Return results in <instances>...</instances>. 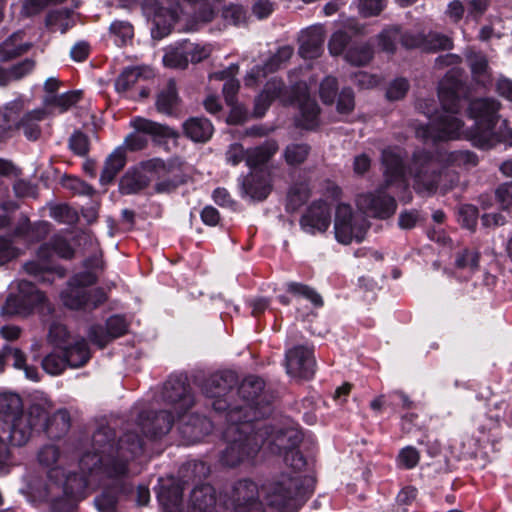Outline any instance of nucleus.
<instances>
[{
	"label": "nucleus",
	"mask_w": 512,
	"mask_h": 512,
	"mask_svg": "<svg viewBox=\"0 0 512 512\" xmlns=\"http://www.w3.org/2000/svg\"><path fill=\"white\" fill-rule=\"evenodd\" d=\"M50 215L59 223L67 225H74L79 219L77 211L67 204H58L51 207Z\"/></svg>",
	"instance_id": "54"
},
{
	"label": "nucleus",
	"mask_w": 512,
	"mask_h": 512,
	"mask_svg": "<svg viewBox=\"0 0 512 512\" xmlns=\"http://www.w3.org/2000/svg\"><path fill=\"white\" fill-rule=\"evenodd\" d=\"M97 282V276L92 272L74 275L69 281L68 288L61 293L63 304L74 310L87 309L89 302L87 287Z\"/></svg>",
	"instance_id": "16"
},
{
	"label": "nucleus",
	"mask_w": 512,
	"mask_h": 512,
	"mask_svg": "<svg viewBox=\"0 0 512 512\" xmlns=\"http://www.w3.org/2000/svg\"><path fill=\"white\" fill-rule=\"evenodd\" d=\"M309 481L304 474L282 470L267 480L263 485V492L270 506L294 510L304 502L309 493Z\"/></svg>",
	"instance_id": "6"
},
{
	"label": "nucleus",
	"mask_w": 512,
	"mask_h": 512,
	"mask_svg": "<svg viewBox=\"0 0 512 512\" xmlns=\"http://www.w3.org/2000/svg\"><path fill=\"white\" fill-rule=\"evenodd\" d=\"M301 440L300 434L294 430H289L276 436L274 445L278 449V452L283 454L285 463L284 471L303 474L306 459L298 449Z\"/></svg>",
	"instance_id": "13"
},
{
	"label": "nucleus",
	"mask_w": 512,
	"mask_h": 512,
	"mask_svg": "<svg viewBox=\"0 0 512 512\" xmlns=\"http://www.w3.org/2000/svg\"><path fill=\"white\" fill-rule=\"evenodd\" d=\"M35 62L31 59H25L24 61L14 65L9 70H3L5 75V85L12 80H19L34 68Z\"/></svg>",
	"instance_id": "59"
},
{
	"label": "nucleus",
	"mask_w": 512,
	"mask_h": 512,
	"mask_svg": "<svg viewBox=\"0 0 512 512\" xmlns=\"http://www.w3.org/2000/svg\"><path fill=\"white\" fill-rule=\"evenodd\" d=\"M71 420L67 411L59 410L50 417L40 427L50 439H60L66 435L70 429Z\"/></svg>",
	"instance_id": "34"
},
{
	"label": "nucleus",
	"mask_w": 512,
	"mask_h": 512,
	"mask_svg": "<svg viewBox=\"0 0 512 512\" xmlns=\"http://www.w3.org/2000/svg\"><path fill=\"white\" fill-rule=\"evenodd\" d=\"M48 341L55 347L63 350L67 348L72 339L65 325L53 323L49 329Z\"/></svg>",
	"instance_id": "53"
},
{
	"label": "nucleus",
	"mask_w": 512,
	"mask_h": 512,
	"mask_svg": "<svg viewBox=\"0 0 512 512\" xmlns=\"http://www.w3.org/2000/svg\"><path fill=\"white\" fill-rule=\"evenodd\" d=\"M222 512H264L257 484L250 479L236 481L225 492Z\"/></svg>",
	"instance_id": "8"
},
{
	"label": "nucleus",
	"mask_w": 512,
	"mask_h": 512,
	"mask_svg": "<svg viewBox=\"0 0 512 512\" xmlns=\"http://www.w3.org/2000/svg\"><path fill=\"white\" fill-rule=\"evenodd\" d=\"M311 196V189L308 182H298L291 186L287 195V210L297 211Z\"/></svg>",
	"instance_id": "41"
},
{
	"label": "nucleus",
	"mask_w": 512,
	"mask_h": 512,
	"mask_svg": "<svg viewBox=\"0 0 512 512\" xmlns=\"http://www.w3.org/2000/svg\"><path fill=\"white\" fill-rule=\"evenodd\" d=\"M209 422L199 416L191 417L190 421L181 426V433L188 438L190 442L199 441L205 432L209 429Z\"/></svg>",
	"instance_id": "47"
},
{
	"label": "nucleus",
	"mask_w": 512,
	"mask_h": 512,
	"mask_svg": "<svg viewBox=\"0 0 512 512\" xmlns=\"http://www.w3.org/2000/svg\"><path fill=\"white\" fill-rule=\"evenodd\" d=\"M237 384V375L232 371H224L211 375L205 381L203 391L207 397L215 398L212 406L216 411H229L231 408L226 399L222 398L227 396Z\"/></svg>",
	"instance_id": "15"
},
{
	"label": "nucleus",
	"mask_w": 512,
	"mask_h": 512,
	"mask_svg": "<svg viewBox=\"0 0 512 512\" xmlns=\"http://www.w3.org/2000/svg\"><path fill=\"white\" fill-rule=\"evenodd\" d=\"M19 108L17 105L0 109V140L5 139L18 129Z\"/></svg>",
	"instance_id": "43"
},
{
	"label": "nucleus",
	"mask_w": 512,
	"mask_h": 512,
	"mask_svg": "<svg viewBox=\"0 0 512 512\" xmlns=\"http://www.w3.org/2000/svg\"><path fill=\"white\" fill-rule=\"evenodd\" d=\"M208 474V468L204 462H192L183 466L181 469V475L183 480L173 481L169 485H163L159 492V501L163 505L166 512H181L183 503V491L185 484L191 479L193 475V481L196 477L200 479Z\"/></svg>",
	"instance_id": "9"
},
{
	"label": "nucleus",
	"mask_w": 512,
	"mask_h": 512,
	"mask_svg": "<svg viewBox=\"0 0 512 512\" xmlns=\"http://www.w3.org/2000/svg\"><path fill=\"white\" fill-rule=\"evenodd\" d=\"M419 460L420 453L416 448L412 446H407L401 449L398 455L399 465L405 469L414 468L419 463Z\"/></svg>",
	"instance_id": "64"
},
{
	"label": "nucleus",
	"mask_w": 512,
	"mask_h": 512,
	"mask_svg": "<svg viewBox=\"0 0 512 512\" xmlns=\"http://www.w3.org/2000/svg\"><path fill=\"white\" fill-rule=\"evenodd\" d=\"M144 80V69L141 67H131L125 69L117 78L115 86L118 92H127L135 84Z\"/></svg>",
	"instance_id": "49"
},
{
	"label": "nucleus",
	"mask_w": 512,
	"mask_h": 512,
	"mask_svg": "<svg viewBox=\"0 0 512 512\" xmlns=\"http://www.w3.org/2000/svg\"><path fill=\"white\" fill-rule=\"evenodd\" d=\"M462 70L451 69L439 83L438 96L442 112L434 115L428 125L419 126L416 136L423 141H449L461 136L463 121L456 116L461 109V93L464 91Z\"/></svg>",
	"instance_id": "2"
},
{
	"label": "nucleus",
	"mask_w": 512,
	"mask_h": 512,
	"mask_svg": "<svg viewBox=\"0 0 512 512\" xmlns=\"http://www.w3.org/2000/svg\"><path fill=\"white\" fill-rule=\"evenodd\" d=\"M141 168L149 172L157 194H170L186 183L183 164L177 160L164 161L154 158L141 162Z\"/></svg>",
	"instance_id": "7"
},
{
	"label": "nucleus",
	"mask_w": 512,
	"mask_h": 512,
	"mask_svg": "<svg viewBox=\"0 0 512 512\" xmlns=\"http://www.w3.org/2000/svg\"><path fill=\"white\" fill-rule=\"evenodd\" d=\"M399 37L400 29L398 27L385 29L378 36V45L383 51L387 53H394Z\"/></svg>",
	"instance_id": "56"
},
{
	"label": "nucleus",
	"mask_w": 512,
	"mask_h": 512,
	"mask_svg": "<svg viewBox=\"0 0 512 512\" xmlns=\"http://www.w3.org/2000/svg\"><path fill=\"white\" fill-rule=\"evenodd\" d=\"M453 48L451 37L438 32H429L423 34L422 50L425 52H437L440 50H450Z\"/></svg>",
	"instance_id": "46"
},
{
	"label": "nucleus",
	"mask_w": 512,
	"mask_h": 512,
	"mask_svg": "<svg viewBox=\"0 0 512 512\" xmlns=\"http://www.w3.org/2000/svg\"><path fill=\"white\" fill-rule=\"evenodd\" d=\"M324 42V30L321 26H312L300 36L299 54L305 59L320 56Z\"/></svg>",
	"instance_id": "29"
},
{
	"label": "nucleus",
	"mask_w": 512,
	"mask_h": 512,
	"mask_svg": "<svg viewBox=\"0 0 512 512\" xmlns=\"http://www.w3.org/2000/svg\"><path fill=\"white\" fill-rule=\"evenodd\" d=\"M125 164L126 155L124 150L116 149L105 161L101 172L100 182L104 185L111 183L117 174L124 168Z\"/></svg>",
	"instance_id": "38"
},
{
	"label": "nucleus",
	"mask_w": 512,
	"mask_h": 512,
	"mask_svg": "<svg viewBox=\"0 0 512 512\" xmlns=\"http://www.w3.org/2000/svg\"><path fill=\"white\" fill-rule=\"evenodd\" d=\"M63 352L67 357L68 365L74 368L83 366L90 358L88 344L83 338L73 339Z\"/></svg>",
	"instance_id": "36"
},
{
	"label": "nucleus",
	"mask_w": 512,
	"mask_h": 512,
	"mask_svg": "<svg viewBox=\"0 0 512 512\" xmlns=\"http://www.w3.org/2000/svg\"><path fill=\"white\" fill-rule=\"evenodd\" d=\"M18 294L9 295L2 308L6 315L28 316L47 303L45 294L27 280L17 282Z\"/></svg>",
	"instance_id": "11"
},
{
	"label": "nucleus",
	"mask_w": 512,
	"mask_h": 512,
	"mask_svg": "<svg viewBox=\"0 0 512 512\" xmlns=\"http://www.w3.org/2000/svg\"><path fill=\"white\" fill-rule=\"evenodd\" d=\"M86 486L78 476H70L67 478L64 488V498L54 499L52 501V509L54 512H73L74 502L82 497V491Z\"/></svg>",
	"instance_id": "26"
},
{
	"label": "nucleus",
	"mask_w": 512,
	"mask_h": 512,
	"mask_svg": "<svg viewBox=\"0 0 512 512\" xmlns=\"http://www.w3.org/2000/svg\"><path fill=\"white\" fill-rule=\"evenodd\" d=\"M479 261V251L465 248L456 254L455 267L460 270L475 272L479 268Z\"/></svg>",
	"instance_id": "51"
},
{
	"label": "nucleus",
	"mask_w": 512,
	"mask_h": 512,
	"mask_svg": "<svg viewBox=\"0 0 512 512\" xmlns=\"http://www.w3.org/2000/svg\"><path fill=\"white\" fill-rule=\"evenodd\" d=\"M291 46L280 47L277 52L270 57L264 66L254 67L245 77L246 86H254L257 82L266 76L268 72H273L280 67L281 64L287 62L293 55Z\"/></svg>",
	"instance_id": "24"
},
{
	"label": "nucleus",
	"mask_w": 512,
	"mask_h": 512,
	"mask_svg": "<svg viewBox=\"0 0 512 512\" xmlns=\"http://www.w3.org/2000/svg\"><path fill=\"white\" fill-rule=\"evenodd\" d=\"M466 163L476 164L472 153L466 151H454L439 153L435 160L431 153L421 150L413 154L409 173L414 178V189L418 193L433 194L437 190L447 192L459 182L458 174L448 168L438 170L439 164L448 166Z\"/></svg>",
	"instance_id": "3"
},
{
	"label": "nucleus",
	"mask_w": 512,
	"mask_h": 512,
	"mask_svg": "<svg viewBox=\"0 0 512 512\" xmlns=\"http://www.w3.org/2000/svg\"><path fill=\"white\" fill-rule=\"evenodd\" d=\"M501 426L500 416H487L478 427V436L476 441L479 447H485L487 444L495 445L499 441L498 431Z\"/></svg>",
	"instance_id": "37"
},
{
	"label": "nucleus",
	"mask_w": 512,
	"mask_h": 512,
	"mask_svg": "<svg viewBox=\"0 0 512 512\" xmlns=\"http://www.w3.org/2000/svg\"><path fill=\"white\" fill-rule=\"evenodd\" d=\"M151 182L149 172L140 167L138 170L128 171L121 178L119 189L122 194H136L149 187Z\"/></svg>",
	"instance_id": "32"
},
{
	"label": "nucleus",
	"mask_w": 512,
	"mask_h": 512,
	"mask_svg": "<svg viewBox=\"0 0 512 512\" xmlns=\"http://www.w3.org/2000/svg\"><path fill=\"white\" fill-rule=\"evenodd\" d=\"M163 400L173 407V411L181 416L194 404V398L190 393L187 383L180 378H171L164 384L162 391Z\"/></svg>",
	"instance_id": "19"
},
{
	"label": "nucleus",
	"mask_w": 512,
	"mask_h": 512,
	"mask_svg": "<svg viewBox=\"0 0 512 512\" xmlns=\"http://www.w3.org/2000/svg\"><path fill=\"white\" fill-rule=\"evenodd\" d=\"M251 419L232 421L225 430L227 446L219 461L226 467L253 464L262 446V437L252 432Z\"/></svg>",
	"instance_id": "5"
},
{
	"label": "nucleus",
	"mask_w": 512,
	"mask_h": 512,
	"mask_svg": "<svg viewBox=\"0 0 512 512\" xmlns=\"http://www.w3.org/2000/svg\"><path fill=\"white\" fill-rule=\"evenodd\" d=\"M337 91V79L332 76H328L320 84L319 96L324 104L332 105Z\"/></svg>",
	"instance_id": "60"
},
{
	"label": "nucleus",
	"mask_w": 512,
	"mask_h": 512,
	"mask_svg": "<svg viewBox=\"0 0 512 512\" xmlns=\"http://www.w3.org/2000/svg\"><path fill=\"white\" fill-rule=\"evenodd\" d=\"M308 144L292 143L286 146L283 152L285 162L289 166H299L303 164L310 154Z\"/></svg>",
	"instance_id": "50"
},
{
	"label": "nucleus",
	"mask_w": 512,
	"mask_h": 512,
	"mask_svg": "<svg viewBox=\"0 0 512 512\" xmlns=\"http://www.w3.org/2000/svg\"><path fill=\"white\" fill-rule=\"evenodd\" d=\"M51 114L52 110L48 111L43 107L29 111L19 119L17 130H22L28 140L36 141L42 134L39 123Z\"/></svg>",
	"instance_id": "30"
},
{
	"label": "nucleus",
	"mask_w": 512,
	"mask_h": 512,
	"mask_svg": "<svg viewBox=\"0 0 512 512\" xmlns=\"http://www.w3.org/2000/svg\"><path fill=\"white\" fill-rule=\"evenodd\" d=\"M385 184L374 192L360 194L357 198L358 207L368 215L387 219L394 215L397 203L393 196L385 192Z\"/></svg>",
	"instance_id": "14"
},
{
	"label": "nucleus",
	"mask_w": 512,
	"mask_h": 512,
	"mask_svg": "<svg viewBox=\"0 0 512 512\" xmlns=\"http://www.w3.org/2000/svg\"><path fill=\"white\" fill-rule=\"evenodd\" d=\"M382 164L384 166L385 188L396 186L406 190L408 184L405 179V167L399 148H386L382 152Z\"/></svg>",
	"instance_id": "20"
},
{
	"label": "nucleus",
	"mask_w": 512,
	"mask_h": 512,
	"mask_svg": "<svg viewBox=\"0 0 512 512\" xmlns=\"http://www.w3.org/2000/svg\"><path fill=\"white\" fill-rule=\"evenodd\" d=\"M287 290L295 296L305 297L315 306H321L323 304L321 296L307 285L292 282L288 284Z\"/></svg>",
	"instance_id": "58"
},
{
	"label": "nucleus",
	"mask_w": 512,
	"mask_h": 512,
	"mask_svg": "<svg viewBox=\"0 0 512 512\" xmlns=\"http://www.w3.org/2000/svg\"><path fill=\"white\" fill-rule=\"evenodd\" d=\"M24 33L15 32L0 45L1 61H9L28 52L32 47L30 43H22Z\"/></svg>",
	"instance_id": "35"
},
{
	"label": "nucleus",
	"mask_w": 512,
	"mask_h": 512,
	"mask_svg": "<svg viewBox=\"0 0 512 512\" xmlns=\"http://www.w3.org/2000/svg\"><path fill=\"white\" fill-rule=\"evenodd\" d=\"M287 373L298 379H310L315 373L313 349L299 345L286 352Z\"/></svg>",
	"instance_id": "18"
},
{
	"label": "nucleus",
	"mask_w": 512,
	"mask_h": 512,
	"mask_svg": "<svg viewBox=\"0 0 512 512\" xmlns=\"http://www.w3.org/2000/svg\"><path fill=\"white\" fill-rule=\"evenodd\" d=\"M335 236L342 244H350L354 239L362 241L367 223L362 215L354 214L348 204H339L335 214Z\"/></svg>",
	"instance_id": "12"
},
{
	"label": "nucleus",
	"mask_w": 512,
	"mask_h": 512,
	"mask_svg": "<svg viewBox=\"0 0 512 512\" xmlns=\"http://www.w3.org/2000/svg\"><path fill=\"white\" fill-rule=\"evenodd\" d=\"M82 96L83 92L80 90L69 91L47 100L43 108L48 111L52 110V114L64 113L74 107L82 99Z\"/></svg>",
	"instance_id": "39"
},
{
	"label": "nucleus",
	"mask_w": 512,
	"mask_h": 512,
	"mask_svg": "<svg viewBox=\"0 0 512 512\" xmlns=\"http://www.w3.org/2000/svg\"><path fill=\"white\" fill-rule=\"evenodd\" d=\"M63 186L69 190H71L75 194L81 195H93L94 189L91 185L82 181L77 177L66 176L63 178Z\"/></svg>",
	"instance_id": "63"
},
{
	"label": "nucleus",
	"mask_w": 512,
	"mask_h": 512,
	"mask_svg": "<svg viewBox=\"0 0 512 512\" xmlns=\"http://www.w3.org/2000/svg\"><path fill=\"white\" fill-rule=\"evenodd\" d=\"M187 41L181 43L180 47L171 49L166 52L163 57V63L168 68L173 69H185L188 66V57L185 50L183 49Z\"/></svg>",
	"instance_id": "52"
},
{
	"label": "nucleus",
	"mask_w": 512,
	"mask_h": 512,
	"mask_svg": "<svg viewBox=\"0 0 512 512\" xmlns=\"http://www.w3.org/2000/svg\"><path fill=\"white\" fill-rule=\"evenodd\" d=\"M499 103L492 99H475L470 103L469 112L476 120V136L487 139L497 122Z\"/></svg>",
	"instance_id": "17"
},
{
	"label": "nucleus",
	"mask_w": 512,
	"mask_h": 512,
	"mask_svg": "<svg viewBox=\"0 0 512 512\" xmlns=\"http://www.w3.org/2000/svg\"><path fill=\"white\" fill-rule=\"evenodd\" d=\"M296 92H290L283 81L277 78L269 80L262 92L256 97L253 115L262 117L273 101L279 100L284 106L298 103L300 117L298 125L304 129H313L318 125L320 109L315 100L308 95L306 86H297Z\"/></svg>",
	"instance_id": "4"
},
{
	"label": "nucleus",
	"mask_w": 512,
	"mask_h": 512,
	"mask_svg": "<svg viewBox=\"0 0 512 512\" xmlns=\"http://www.w3.org/2000/svg\"><path fill=\"white\" fill-rule=\"evenodd\" d=\"M142 449V440L135 432L129 431L115 441L114 432L103 427L93 434L91 450L83 453L79 467L86 476L124 479L129 476L130 464Z\"/></svg>",
	"instance_id": "1"
},
{
	"label": "nucleus",
	"mask_w": 512,
	"mask_h": 512,
	"mask_svg": "<svg viewBox=\"0 0 512 512\" xmlns=\"http://www.w3.org/2000/svg\"><path fill=\"white\" fill-rule=\"evenodd\" d=\"M68 365L67 357L52 352L42 360L43 369L51 375L61 374Z\"/></svg>",
	"instance_id": "55"
},
{
	"label": "nucleus",
	"mask_w": 512,
	"mask_h": 512,
	"mask_svg": "<svg viewBox=\"0 0 512 512\" xmlns=\"http://www.w3.org/2000/svg\"><path fill=\"white\" fill-rule=\"evenodd\" d=\"M131 126L137 132L151 136L156 142L179 137V133L175 129L143 117H135L132 119Z\"/></svg>",
	"instance_id": "28"
},
{
	"label": "nucleus",
	"mask_w": 512,
	"mask_h": 512,
	"mask_svg": "<svg viewBox=\"0 0 512 512\" xmlns=\"http://www.w3.org/2000/svg\"><path fill=\"white\" fill-rule=\"evenodd\" d=\"M184 134L194 142H206L213 134L212 123L204 117H192L183 124Z\"/></svg>",
	"instance_id": "33"
},
{
	"label": "nucleus",
	"mask_w": 512,
	"mask_h": 512,
	"mask_svg": "<svg viewBox=\"0 0 512 512\" xmlns=\"http://www.w3.org/2000/svg\"><path fill=\"white\" fill-rule=\"evenodd\" d=\"M279 150V144L275 139H268L258 146L248 148L246 165L256 169L268 164Z\"/></svg>",
	"instance_id": "31"
},
{
	"label": "nucleus",
	"mask_w": 512,
	"mask_h": 512,
	"mask_svg": "<svg viewBox=\"0 0 512 512\" xmlns=\"http://www.w3.org/2000/svg\"><path fill=\"white\" fill-rule=\"evenodd\" d=\"M331 224V207L323 200L313 201L301 216L300 225L305 231L324 233Z\"/></svg>",
	"instance_id": "21"
},
{
	"label": "nucleus",
	"mask_w": 512,
	"mask_h": 512,
	"mask_svg": "<svg viewBox=\"0 0 512 512\" xmlns=\"http://www.w3.org/2000/svg\"><path fill=\"white\" fill-rule=\"evenodd\" d=\"M105 325L111 341L123 336L128 329V324L125 318L119 315H114L108 318Z\"/></svg>",
	"instance_id": "61"
},
{
	"label": "nucleus",
	"mask_w": 512,
	"mask_h": 512,
	"mask_svg": "<svg viewBox=\"0 0 512 512\" xmlns=\"http://www.w3.org/2000/svg\"><path fill=\"white\" fill-rule=\"evenodd\" d=\"M243 188L246 194L256 200H264L271 192V185L256 174L245 178Z\"/></svg>",
	"instance_id": "44"
},
{
	"label": "nucleus",
	"mask_w": 512,
	"mask_h": 512,
	"mask_svg": "<svg viewBox=\"0 0 512 512\" xmlns=\"http://www.w3.org/2000/svg\"><path fill=\"white\" fill-rule=\"evenodd\" d=\"M179 97L177 95L176 84L173 80H169L167 86L162 90L156 100V108L160 113L172 114L178 106Z\"/></svg>",
	"instance_id": "42"
},
{
	"label": "nucleus",
	"mask_w": 512,
	"mask_h": 512,
	"mask_svg": "<svg viewBox=\"0 0 512 512\" xmlns=\"http://www.w3.org/2000/svg\"><path fill=\"white\" fill-rule=\"evenodd\" d=\"M60 450L55 445H45L38 452V461L45 467H54L60 459Z\"/></svg>",
	"instance_id": "62"
},
{
	"label": "nucleus",
	"mask_w": 512,
	"mask_h": 512,
	"mask_svg": "<svg viewBox=\"0 0 512 512\" xmlns=\"http://www.w3.org/2000/svg\"><path fill=\"white\" fill-rule=\"evenodd\" d=\"M46 245L49 247V257L51 256V251L55 252L59 257L63 259L69 260L74 257V249L70 243L62 236L57 235L53 237L50 243H47Z\"/></svg>",
	"instance_id": "57"
},
{
	"label": "nucleus",
	"mask_w": 512,
	"mask_h": 512,
	"mask_svg": "<svg viewBox=\"0 0 512 512\" xmlns=\"http://www.w3.org/2000/svg\"><path fill=\"white\" fill-rule=\"evenodd\" d=\"M23 411L22 399L16 394L0 395V420L10 423Z\"/></svg>",
	"instance_id": "40"
},
{
	"label": "nucleus",
	"mask_w": 512,
	"mask_h": 512,
	"mask_svg": "<svg viewBox=\"0 0 512 512\" xmlns=\"http://www.w3.org/2000/svg\"><path fill=\"white\" fill-rule=\"evenodd\" d=\"M373 58V48L368 43L351 46L345 53V59L354 66H364Z\"/></svg>",
	"instance_id": "48"
},
{
	"label": "nucleus",
	"mask_w": 512,
	"mask_h": 512,
	"mask_svg": "<svg viewBox=\"0 0 512 512\" xmlns=\"http://www.w3.org/2000/svg\"><path fill=\"white\" fill-rule=\"evenodd\" d=\"M188 512H222V505L217 508L216 491L209 484H202L192 490Z\"/></svg>",
	"instance_id": "25"
},
{
	"label": "nucleus",
	"mask_w": 512,
	"mask_h": 512,
	"mask_svg": "<svg viewBox=\"0 0 512 512\" xmlns=\"http://www.w3.org/2000/svg\"><path fill=\"white\" fill-rule=\"evenodd\" d=\"M49 259V247L41 245L37 252V260L26 262L23 270L41 283H52L53 269Z\"/></svg>",
	"instance_id": "27"
},
{
	"label": "nucleus",
	"mask_w": 512,
	"mask_h": 512,
	"mask_svg": "<svg viewBox=\"0 0 512 512\" xmlns=\"http://www.w3.org/2000/svg\"><path fill=\"white\" fill-rule=\"evenodd\" d=\"M174 423L170 411L142 412L138 416L137 428L148 438L162 437L167 434Z\"/></svg>",
	"instance_id": "22"
},
{
	"label": "nucleus",
	"mask_w": 512,
	"mask_h": 512,
	"mask_svg": "<svg viewBox=\"0 0 512 512\" xmlns=\"http://www.w3.org/2000/svg\"><path fill=\"white\" fill-rule=\"evenodd\" d=\"M48 414V407L40 403H34L26 411L23 410L9 423L11 443L15 446L25 445L48 419Z\"/></svg>",
	"instance_id": "10"
},
{
	"label": "nucleus",
	"mask_w": 512,
	"mask_h": 512,
	"mask_svg": "<svg viewBox=\"0 0 512 512\" xmlns=\"http://www.w3.org/2000/svg\"><path fill=\"white\" fill-rule=\"evenodd\" d=\"M264 388V382L262 379L249 376L243 380L238 388V393L247 402V405L230 409L228 412V418L230 421L246 420V412L248 409H252L250 402H253Z\"/></svg>",
	"instance_id": "23"
},
{
	"label": "nucleus",
	"mask_w": 512,
	"mask_h": 512,
	"mask_svg": "<svg viewBox=\"0 0 512 512\" xmlns=\"http://www.w3.org/2000/svg\"><path fill=\"white\" fill-rule=\"evenodd\" d=\"M467 62L475 80L485 82L490 78L488 60L484 54L471 51L467 55Z\"/></svg>",
	"instance_id": "45"
}]
</instances>
